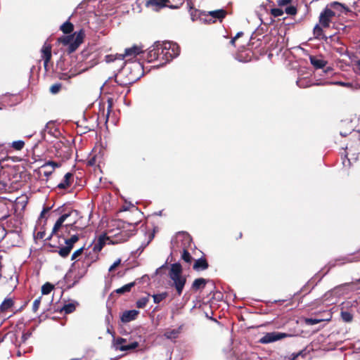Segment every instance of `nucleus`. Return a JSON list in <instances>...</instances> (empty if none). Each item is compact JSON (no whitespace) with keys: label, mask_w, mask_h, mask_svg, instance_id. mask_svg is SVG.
I'll use <instances>...</instances> for the list:
<instances>
[{"label":"nucleus","mask_w":360,"mask_h":360,"mask_svg":"<svg viewBox=\"0 0 360 360\" xmlns=\"http://www.w3.org/2000/svg\"><path fill=\"white\" fill-rule=\"evenodd\" d=\"M210 14L214 18L221 19V18H224V16L226 15V12L224 10L221 9V10L210 11Z\"/></svg>","instance_id":"72a5a7b5"},{"label":"nucleus","mask_w":360,"mask_h":360,"mask_svg":"<svg viewBox=\"0 0 360 360\" xmlns=\"http://www.w3.org/2000/svg\"><path fill=\"white\" fill-rule=\"evenodd\" d=\"M340 316L342 321L345 323H350L353 320V314L349 311H342Z\"/></svg>","instance_id":"c85d7f7f"},{"label":"nucleus","mask_w":360,"mask_h":360,"mask_svg":"<svg viewBox=\"0 0 360 360\" xmlns=\"http://www.w3.org/2000/svg\"><path fill=\"white\" fill-rule=\"evenodd\" d=\"M181 259L186 263L191 262L193 258H192L191 254L187 250V249L183 250V252L181 255Z\"/></svg>","instance_id":"e433bc0d"},{"label":"nucleus","mask_w":360,"mask_h":360,"mask_svg":"<svg viewBox=\"0 0 360 360\" xmlns=\"http://www.w3.org/2000/svg\"><path fill=\"white\" fill-rule=\"evenodd\" d=\"M41 58L44 60V67L47 70L48 63L51 58V46L45 43L41 49Z\"/></svg>","instance_id":"f8f14e48"},{"label":"nucleus","mask_w":360,"mask_h":360,"mask_svg":"<svg viewBox=\"0 0 360 360\" xmlns=\"http://www.w3.org/2000/svg\"><path fill=\"white\" fill-rule=\"evenodd\" d=\"M75 310V305L72 303H69L67 304H65L63 307V311L65 314H70L73 312Z\"/></svg>","instance_id":"a19ab883"},{"label":"nucleus","mask_w":360,"mask_h":360,"mask_svg":"<svg viewBox=\"0 0 360 360\" xmlns=\"http://www.w3.org/2000/svg\"><path fill=\"white\" fill-rule=\"evenodd\" d=\"M236 37H233V38L231 40V41H230L231 44L234 45V44H235V41H236Z\"/></svg>","instance_id":"338daca9"},{"label":"nucleus","mask_w":360,"mask_h":360,"mask_svg":"<svg viewBox=\"0 0 360 360\" xmlns=\"http://www.w3.org/2000/svg\"><path fill=\"white\" fill-rule=\"evenodd\" d=\"M247 359L248 360H260L258 355L255 353L248 354Z\"/></svg>","instance_id":"603ef678"},{"label":"nucleus","mask_w":360,"mask_h":360,"mask_svg":"<svg viewBox=\"0 0 360 360\" xmlns=\"http://www.w3.org/2000/svg\"><path fill=\"white\" fill-rule=\"evenodd\" d=\"M69 216H70L69 214H64L61 215L58 219V220L56 221V223H55V224H54V226L53 227L51 236H52L53 234H56L57 233V231L62 226L63 224L64 223V221L67 219V218Z\"/></svg>","instance_id":"a211bd4d"},{"label":"nucleus","mask_w":360,"mask_h":360,"mask_svg":"<svg viewBox=\"0 0 360 360\" xmlns=\"http://www.w3.org/2000/svg\"><path fill=\"white\" fill-rule=\"evenodd\" d=\"M79 240L78 235H72L70 238L65 240V246L62 247L58 251V253L62 257H66L71 252L74 244Z\"/></svg>","instance_id":"1a4fd4ad"},{"label":"nucleus","mask_w":360,"mask_h":360,"mask_svg":"<svg viewBox=\"0 0 360 360\" xmlns=\"http://www.w3.org/2000/svg\"><path fill=\"white\" fill-rule=\"evenodd\" d=\"M149 243L150 240H148L146 243H142L139 248H138L135 251L132 252V255L135 257L139 256L143 251V250L146 248V247L149 244Z\"/></svg>","instance_id":"58836bf2"},{"label":"nucleus","mask_w":360,"mask_h":360,"mask_svg":"<svg viewBox=\"0 0 360 360\" xmlns=\"http://www.w3.org/2000/svg\"><path fill=\"white\" fill-rule=\"evenodd\" d=\"M357 160L356 157H353L351 158H348L347 157H345V159L342 160V165L344 167H349L351 165V161L354 160L356 161Z\"/></svg>","instance_id":"a18cd8bd"},{"label":"nucleus","mask_w":360,"mask_h":360,"mask_svg":"<svg viewBox=\"0 0 360 360\" xmlns=\"http://www.w3.org/2000/svg\"><path fill=\"white\" fill-rule=\"evenodd\" d=\"M332 318V314L329 311H326L324 312V316H321L319 314H316V324L323 322V321H329Z\"/></svg>","instance_id":"cd10ccee"},{"label":"nucleus","mask_w":360,"mask_h":360,"mask_svg":"<svg viewBox=\"0 0 360 360\" xmlns=\"http://www.w3.org/2000/svg\"><path fill=\"white\" fill-rule=\"evenodd\" d=\"M355 285L354 282L345 283L335 287L333 290L327 292L322 300V302H326V304H333L335 303L336 298L342 295L347 294L349 291L354 290Z\"/></svg>","instance_id":"39448f33"},{"label":"nucleus","mask_w":360,"mask_h":360,"mask_svg":"<svg viewBox=\"0 0 360 360\" xmlns=\"http://www.w3.org/2000/svg\"><path fill=\"white\" fill-rule=\"evenodd\" d=\"M127 342V340L122 338H118L114 341V346L116 349L120 350L121 346H124V343Z\"/></svg>","instance_id":"4c0bfd02"},{"label":"nucleus","mask_w":360,"mask_h":360,"mask_svg":"<svg viewBox=\"0 0 360 360\" xmlns=\"http://www.w3.org/2000/svg\"><path fill=\"white\" fill-rule=\"evenodd\" d=\"M48 211H49V208L44 209L41 213V216L42 217V215H44V212H48Z\"/></svg>","instance_id":"774afa93"},{"label":"nucleus","mask_w":360,"mask_h":360,"mask_svg":"<svg viewBox=\"0 0 360 360\" xmlns=\"http://www.w3.org/2000/svg\"><path fill=\"white\" fill-rule=\"evenodd\" d=\"M285 12L288 15H295L297 12L295 7L290 6L285 8Z\"/></svg>","instance_id":"3c124183"},{"label":"nucleus","mask_w":360,"mask_h":360,"mask_svg":"<svg viewBox=\"0 0 360 360\" xmlns=\"http://www.w3.org/2000/svg\"><path fill=\"white\" fill-rule=\"evenodd\" d=\"M180 53V48L176 43L172 41H155L149 49L146 59L148 63L160 60L164 65L177 57Z\"/></svg>","instance_id":"f257e3e1"},{"label":"nucleus","mask_w":360,"mask_h":360,"mask_svg":"<svg viewBox=\"0 0 360 360\" xmlns=\"http://www.w3.org/2000/svg\"><path fill=\"white\" fill-rule=\"evenodd\" d=\"M146 5L148 8L155 11H158L165 6V4L158 0H148Z\"/></svg>","instance_id":"dca6fc26"},{"label":"nucleus","mask_w":360,"mask_h":360,"mask_svg":"<svg viewBox=\"0 0 360 360\" xmlns=\"http://www.w3.org/2000/svg\"><path fill=\"white\" fill-rule=\"evenodd\" d=\"M307 321L311 324H315V319H309Z\"/></svg>","instance_id":"e2e57ef3"},{"label":"nucleus","mask_w":360,"mask_h":360,"mask_svg":"<svg viewBox=\"0 0 360 360\" xmlns=\"http://www.w3.org/2000/svg\"><path fill=\"white\" fill-rule=\"evenodd\" d=\"M287 334L280 332H271L266 333L259 340L262 344H269L287 337Z\"/></svg>","instance_id":"9d476101"},{"label":"nucleus","mask_w":360,"mask_h":360,"mask_svg":"<svg viewBox=\"0 0 360 360\" xmlns=\"http://www.w3.org/2000/svg\"><path fill=\"white\" fill-rule=\"evenodd\" d=\"M243 32H239L236 34V35L234 37H236V39H238V37H240V36L243 35Z\"/></svg>","instance_id":"69168bd1"},{"label":"nucleus","mask_w":360,"mask_h":360,"mask_svg":"<svg viewBox=\"0 0 360 360\" xmlns=\"http://www.w3.org/2000/svg\"><path fill=\"white\" fill-rule=\"evenodd\" d=\"M24 146H25V142L21 140L15 141L11 143V146L17 150H22Z\"/></svg>","instance_id":"ea45409f"},{"label":"nucleus","mask_w":360,"mask_h":360,"mask_svg":"<svg viewBox=\"0 0 360 360\" xmlns=\"http://www.w3.org/2000/svg\"><path fill=\"white\" fill-rule=\"evenodd\" d=\"M181 328V327H179V328H176V329H167L165 332L164 336L166 338L170 339V340L176 339V338H178V336L180 333Z\"/></svg>","instance_id":"aec40b11"},{"label":"nucleus","mask_w":360,"mask_h":360,"mask_svg":"<svg viewBox=\"0 0 360 360\" xmlns=\"http://www.w3.org/2000/svg\"><path fill=\"white\" fill-rule=\"evenodd\" d=\"M53 289V285L50 283H46L41 287V293L42 295H48L51 290Z\"/></svg>","instance_id":"f704fd0d"},{"label":"nucleus","mask_w":360,"mask_h":360,"mask_svg":"<svg viewBox=\"0 0 360 360\" xmlns=\"http://www.w3.org/2000/svg\"><path fill=\"white\" fill-rule=\"evenodd\" d=\"M139 314V311L136 309L125 311L121 316V321L123 323H129L135 320Z\"/></svg>","instance_id":"4468645a"},{"label":"nucleus","mask_w":360,"mask_h":360,"mask_svg":"<svg viewBox=\"0 0 360 360\" xmlns=\"http://www.w3.org/2000/svg\"><path fill=\"white\" fill-rule=\"evenodd\" d=\"M139 343L137 342H132L128 345H125L124 346H121L120 347V350L122 352L133 350L138 347Z\"/></svg>","instance_id":"473e14b6"},{"label":"nucleus","mask_w":360,"mask_h":360,"mask_svg":"<svg viewBox=\"0 0 360 360\" xmlns=\"http://www.w3.org/2000/svg\"><path fill=\"white\" fill-rule=\"evenodd\" d=\"M84 37V32L82 30H80L77 34L75 36L73 41H72L69 44L68 51L70 53L74 52L78 46L82 43Z\"/></svg>","instance_id":"ddd939ff"},{"label":"nucleus","mask_w":360,"mask_h":360,"mask_svg":"<svg viewBox=\"0 0 360 360\" xmlns=\"http://www.w3.org/2000/svg\"><path fill=\"white\" fill-rule=\"evenodd\" d=\"M134 285H135V282H131V283H127V284L123 285L122 287H121L120 288H117V290H115V292L117 294H124L125 292H130L131 288Z\"/></svg>","instance_id":"a878e982"},{"label":"nucleus","mask_w":360,"mask_h":360,"mask_svg":"<svg viewBox=\"0 0 360 360\" xmlns=\"http://www.w3.org/2000/svg\"><path fill=\"white\" fill-rule=\"evenodd\" d=\"M149 297L150 295H148L146 297H143L139 299L136 303V307L139 309L144 308L149 301Z\"/></svg>","instance_id":"7c9ffc66"},{"label":"nucleus","mask_w":360,"mask_h":360,"mask_svg":"<svg viewBox=\"0 0 360 360\" xmlns=\"http://www.w3.org/2000/svg\"><path fill=\"white\" fill-rule=\"evenodd\" d=\"M143 65L139 62H132L131 66L124 68L115 75V80L120 86H127L136 82L143 75Z\"/></svg>","instance_id":"f03ea898"},{"label":"nucleus","mask_w":360,"mask_h":360,"mask_svg":"<svg viewBox=\"0 0 360 360\" xmlns=\"http://www.w3.org/2000/svg\"><path fill=\"white\" fill-rule=\"evenodd\" d=\"M292 1V0H278V4L280 6L288 5Z\"/></svg>","instance_id":"6e6d98bb"},{"label":"nucleus","mask_w":360,"mask_h":360,"mask_svg":"<svg viewBox=\"0 0 360 360\" xmlns=\"http://www.w3.org/2000/svg\"><path fill=\"white\" fill-rule=\"evenodd\" d=\"M40 303H41V297H39L34 301L33 305H32L33 311L36 312L38 310Z\"/></svg>","instance_id":"8fccbe9b"},{"label":"nucleus","mask_w":360,"mask_h":360,"mask_svg":"<svg viewBox=\"0 0 360 360\" xmlns=\"http://www.w3.org/2000/svg\"><path fill=\"white\" fill-rule=\"evenodd\" d=\"M326 7H329V8L331 9L332 11H337L340 12V13H347L348 12L350 11L347 6L338 1H333L328 4L326 6Z\"/></svg>","instance_id":"2eb2a0df"},{"label":"nucleus","mask_w":360,"mask_h":360,"mask_svg":"<svg viewBox=\"0 0 360 360\" xmlns=\"http://www.w3.org/2000/svg\"><path fill=\"white\" fill-rule=\"evenodd\" d=\"M283 13V11L280 8H274L272 10V14L274 15V16H281L282 15V14Z\"/></svg>","instance_id":"864d4df0"},{"label":"nucleus","mask_w":360,"mask_h":360,"mask_svg":"<svg viewBox=\"0 0 360 360\" xmlns=\"http://www.w3.org/2000/svg\"><path fill=\"white\" fill-rule=\"evenodd\" d=\"M333 74L334 70L327 60L316 58V85L330 84L328 79Z\"/></svg>","instance_id":"20e7f679"},{"label":"nucleus","mask_w":360,"mask_h":360,"mask_svg":"<svg viewBox=\"0 0 360 360\" xmlns=\"http://www.w3.org/2000/svg\"><path fill=\"white\" fill-rule=\"evenodd\" d=\"M75 75H68L66 74H63V76L60 77L62 79H70L72 76H74Z\"/></svg>","instance_id":"052dcab7"},{"label":"nucleus","mask_w":360,"mask_h":360,"mask_svg":"<svg viewBox=\"0 0 360 360\" xmlns=\"http://www.w3.org/2000/svg\"><path fill=\"white\" fill-rule=\"evenodd\" d=\"M313 79H309L307 77L300 78L297 81V84L300 88H306L314 84Z\"/></svg>","instance_id":"412c9836"},{"label":"nucleus","mask_w":360,"mask_h":360,"mask_svg":"<svg viewBox=\"0 0 360 360\" xmlns=\"http://www.w3.org/2000/svg\"><path fill=\"white\" fill-rule=\"evenodd\" d=\"M309 58H310V61H311V65L315 67V56H309Z\"/></svg>","instance_id":"680f3d73"},{"label":"nucleus","mask_w":360,"mask_h":360,"mask_svg":"<svg viewBox=\"0 0 360 360\" xmlns=\"http://www.w3.org/2000/svg\"><path fill=\"white\" fill-rule=\"evenodd\" d=\"M170 286L174 288L178 295H181L186 283V276L183 275V269L180 263L170 265L169 271Z\"/></svg>","instance_id":"7ed1b4c3"},{"label":"nucleus","mask_w":360,"mask_h":360,"mask_svg":"<svg viewBox=\"0 0 360 360\" xmlns=\"http://www.w3.org/2000/svg\"><path fill=\"white\" fill-rule=\"evenodd\" d=\"M121 259H117L108 269V271H113L121 264Z\"/></svg>","instance_id":"09e8293b"},{"label":"nucleus","mask_w":360,"mask_h":360,"mask_svg":"<svg viewBox=\"0 0 360 360\" xmlns=\"http://www.w3.org/2000/svg\"><path fill=\"white\" fill-rule=\"evenodd\" d=\"M191 242L192 239L188 233L185 232H179L176 235L175 238L172 242V248L174 251H177L180 249H182L183 250L190 247Z\"/></svg>","instance_id":"0eeeda50"},{"label":"nucleus","mask_w":360,"mask_h":360,"mask_svg":"<svg viewBox=\"0 0 360 360\" xmlns=\"http://www.w3.org/2000/svg\"><path fill=\"white\" fill-rule=\"evenodd\" d=\"M167 262H166L164 264H162L161 266H160L159 268H158V269H156L155 274H160V271L162 269L166 268V266H167Z\"/></svg>","instance_id":"4d7b16f0"},{"label":"nucleus","mask_w":360,"mask_h":360,"mask_svg":"<svg viewBox=\"0 0 360 360\" xmlns=\"http://www.w3.org/2000/svg\"><path fill=\"white\" fill-rule=\"evenodd\" d=\"M13 305V301L11 298H6L0 305V311H4L10 309Z\"/></svg>","instance_id":"bb28decb"},{"label":"nucleus","mask_w":360,"mask_h":360,"mask_svg":"<svg viewBox=\"0 0 360 360\" xmlns=\"http://www.w3.org/2000/svg\"><path fill=\"white\" fill-rule=\"evenodd\" d=\"M193 268L195 271H203L208 268V263L205 258H200L195 260Z\"/></svg>","instance_id":"6ab92c4d"},{"label":"nucleus","mask_w":360,"mask_h":360,"mask_svg":"<svg viewBox=\"0 0 360 360\" xmlns=\"http://www.w3.org/2000/svg\"><path fill=\"white\" fill-rule=\"evenodd\" d=\"M207 283L205 278H200L194 280L192 284V288L194 290H198L200 288H203Z\"/></svg>","instance_id":"b1692460"},{"label":"nucleus","mask_w":360,"mask_h":360,"mask_svg":"<svg viewBox=\"0 0 360 360\" xmlns=\"http://www.w3.org/2000/svg\"><path fill=\"white\" fill-rule=\"evenodd\" d=\"M314 349L312 346H307L302 351L297 353H293L288 358H285L283 360H297L300 357L306 359H311L313 358V354L311 352H313Z\"/></svg>","instance_id":"9b49d317"},{"label":"nucleus","mask_w":360,"mask_h":360,"mask_svg":"<svg viewBox=\"0 0 360 360\" xmlns=\"http://www.w3.org/2000/svg\"><path fill=\"white\" fill-rule=\"evenodd\" d=\"M355 70L358 72H359V76H360V60H359L358 61H356V64H355Z\"/></svg>","instance_id":"bf43d9fd"},{"label":"nucleus","mask_w":360,"mask_h":360,"mask_svg":"<svg viewBox=\"0 0 360 360\" xmlns=\"http://www.w3.org/2000/svg\"><path fill=\"white\" fill-rule=\"evenodd\" d=\"M335 15V11L330 9L329 7H326L324 10L320 13L319 23L316 24V38L321 35V32L323 28H327L330 27Z\"/></svg>","instance_id":"423d86ee"},{"label":"nucleus","mask_w":360,"mask_h":360,"mask_svg":"<svg viewBox=\"0 0 360 360\" xmlns=\"http://www.w3.org/2000/svg\"><path fill=\"white\" fill-rule=\"evenodd\" d=\"M77 33H75L72 36H65V37H61L58 39V41L62 43L63 45H69V44L73 41L74 38H75V36L77 34Z\"/></svg>","instance_id":"c9c22d12"},{"label":"nucleus","mask_w":360,"mask_h":360,"mask_svg":"<svg viewBox=\"0 0 360 360\" xmlns=\"http://www.w3.org/2000/svg\"><path fill=\"white\" fill-rule=\"evenodd\" d=\"M30 333H24L22 335V342H25L30 336Z\"/></svg>","instance_id":"13d9d810"},{"label":"nucleus","mask_w":360,"mask_h":360,"mask_svg":"<svg viewBox=\"0 0 360 360\" xmlns=\"http://www.w3.org/2000/svg\"><path fill=\"white\" fill-rule=\"evenodd\" d=\"M60 88V84H55L50 87V91L53 94H57L58 92H59Z\"/></svg>","instance_id":"49530a36"},{"label":"nucleus","mask_w":360,"mask_h":360,"mask_svg":"<svg viewBox=\"0 0 360 360\" xmlns=\"http://www.w3.org/2000/svg\"><path fill=\"white\" fill-rule=\"evenodd\" d=\"M168 296L167 292H164L160 294H155L153 295V301L156 304H159L161 301L165 300Z\"/></svg>","instance_id":"2f4dec72"},{"label":"nucleus","mask_w":360,"mask_h":360,"mask_svg":"<svg viewBox=\"0 0 360 360\" xmlns=\"http://www.w3.org/2000/svg\"><path fill=\"white\" fill-rule=\"evenodd\" d=\"M112 105L111 104H109L108 105V113H107V118L109 116V114H110V108H111Z\"/></svg>","instance_id":"0e129e2a"},{"label":"nucleus","mask_w":360,"mask_h":360,"mask_svg":"<svg viewBox=\"0 0 360 360\" xmlns=\"http://www.w3.org/2000/svg\"><path fill=\"white\" fill-rule=\"evenodd\" d=\"M59 167V165L57 162H53V161H48V162H45L41 166V168L50 167L51 169H53V170H54L56 167Z\"/></svg>","instance_id":"79ce46f5"},{"label":"nucleus","mask_w":360,"mask_h":360,"mask_svg":"<svg viewBox=\"0 0 360 360\" xmlns=\"http://www.w3.org/2000/svg\"><path fill=\"white\" fill-rule=\"evenodd\" d=\"M345 124L347 125V130L345 131L342 130L340 131V134L342 136H347L353 131V126L352 125L351 120L341 121V127H342Z\"/></svg>","instance_id":"5701e85b"},{"label":"nucleus","mask_w":360,"mask_h":360,"mask_svg":"<svg viewBox=\"0 0 360 360\" xmlns=\"http://www.w3.org/2000/svg\"><path fill=\"white\" fill-rule=\"evenodd\" d=\"M72 176L71 173H66L64 176L63 181L58 185V187L61 189L66 188L70 185V179Z\"/></svg>","instance_id":"393cba45"},{"label":"nucleus","mask_w":360,"mask_h":360,"mask_svg":"<svg viewBox=\"0 0 360 360\" xmlns=\"http://www.w3.org/2000/svg\"><path fill=\"white\" fill-rule=\"evenodd\" d=\"M334 334H326L325 332L319 333V335L316 337V341L319 343H331L333 340Z\"/></svg>","instance_id":"f3484780"},{"label":"nucleus","mask_w":360,"mask_h":360,"mask_svg":"<svg viewBox=\"0 0 360 360\" xmlns=\"http://www.w3.org/2000/svg\"><path fill=\"white\" fill-rule=\"evenodd\" d=\"M143 53V47L141 46L134 45L130 48H127L124 51V53L119 55L120 60L124 62L122 63V68H124V65L127 62L131 60L134 58L136 57L140 53Z\"/></svg>","instance_id":"6e6552de"},{"label":"nucleus","mask_w":360,"mask_h":360,"mask_svg":"<svg viewBox=\"0 0 360 360\" xmlns=\"http://www.w3.org/2000/svg\"><path fill=\"white\" fill-rule=\"evenodd\" d=\"M60 30L65 34H69L73 30V25L69 21H66L60 26Z\"/></svg>","instance_id":"c756f323"},{"label":"nucleus","mask_w":360,"mask_h":360,"mask_svg":"<svg viewBox=\"0 0 360 360\" xmlns=\"http://www.w3.org/2000/svg\"><path fill=\"white\" fill-rule=\"evenodd\" d=\"M105 240L106 238L104 236H101L97 242L94 243L93 250L94 252H100L105 244Z\"/></svg>","instance_id":"4be33fe9"},{"label":"nucleus","mask_w":360,"mask_h":360,"mask_svg":"<svg viewBox=\"0 0 360 360\" xmlns=\"http://www.w3.org/2000/svg\"><path fill=\"white\" fill-rule=\"evenodd\" d=\"M46 170L44 172V174L45 176H49L50 175L52 174V173L53 172V169H51L50 167L49 168H44Z\"/></svg>","instance_id":"5fc2aeb1"},{"label":"nucleus","mask_w":360,"mask_h":360,"mask_svg":"<svg viewBox=\"0 0 360 360\" xmlns=\"http://www.w3.org/2000/svg\"><path fill=\"white\" fill-rule=\"evenodd\" d=\"M330 84L340 85L342 86L354 89V84L351 82H331Z\"/></svg>","instance_id":"37998d69"},{"label":"nucleus","mask_w":360,"mask_h":360,"mask_svg":"<svg viewBox=\"0 0 360 360\" xmlns=\"http://www.w3.org/2000/svg\"><path fill=\"white\" fill-rule=\"evenodd\" d=\"M83 250H84L83 248H80L78 250H75L73 252V254L72 255L71 259L72 260L76 259L79 256H80L82 255V253L83 252Z\"/></svg>","instance_id":"de8ad7c7"},{"label":"nucleus","mask_w":360,"mask_h":360,"mask_svg":"<svg viewBox=\"0 0 360 360\" xmlns=\"http://www.w3.org/2000/svg\"><path fill=\"white\" fill-rule=\"evenodd\" d=\"M119 55L120 54H115V55H113V54H110V55H107L105 56V60L107 63H111V62H114L115 60H120L119 59Z\"/></svg>","instance_id":"c03bdc74"}]
</instances>
